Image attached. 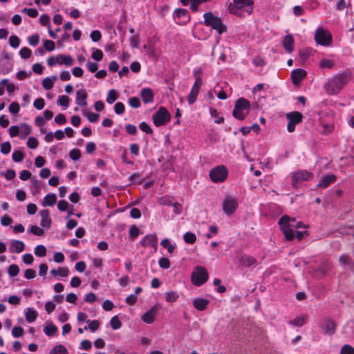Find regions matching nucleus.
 <instances>
[{"label":"nucleus","instance_id":"obj_1","mask_svg":"<svg viewBox=\"0 0 354 354\" xmlns=\"http://www.w3.org/2000/svg\"><path fill=\"white\" fill-rule=\"evenodd\" d=\"M349 80V75L346 73H339L325 84L324 88L329 95H336L346 86Z\"/></svg>","mask_w":354,"mask_h":354},{"label":"nucleus","instance_id":"obj_2","mask_svg":"<svg viewBox=\"0 0 354 354\" xmlns=\"http://www.w3.org/2000/svg\"><path fill=\"white\" fill-rule=\"evenodd\" d=\"M250 109V102L244 97L239 98L234 104V109L232 112L233 116L243 120L248 115Z\"/></svg>","mask_w":354,"mask_h":354},{"label":"nucleus","instance_id":"obj_3","mask_svg":"<svg viewBox=\"0 0 354 354\" xmlns=\"http://www.w3.org/2000/svg\"><path fill=\"white\" fill-rule=\"evenodd\" d=\"M204 24L207 26H210L212 28L216 30L218 34H222L226 31L227 28L221 21V19L215 16L212 12H208L203 15Z\"/></svg>","mask_w":354,"mask_h":354},{"label":"nucleus","instance_id":"obj_4","mask_svg":"<svg viewBox=\"0 0 354 354\" xmlns=\"http://www.w3.org/2000/svg\"><path fill=\"white\" fill-rule=\"evenodd\" d=\"M254 1L252 0H234L233 3L229 6V10L232 14H236L237 10H244L248 15L253 11Z\"/></svg>","mask_w":354,"mask_h":354},{"label":"nucleus","instance_id":"obj_5","mask_svg":"<svg viewBox=\"0 0 354 354\" xmlns=\"http://www.w3.org/2000/svg\"><path fill=\"white\" fill-rule=\"evenodd\" d=\"M208 279V273L205 267L196 266L192 274V282L196 286H201Z\"/></svg>","mask_w":354,"mask_h":354},{"label":"nucleus","instance_id":"obj_6","mask_svg":"<svg viewBox=\"0 0 354 354\" xmlns=\"http://www.w3.org/2000/svg\"><path fill=\"white\" fill-rule=\"evenodd\" d=\"M228 171L224 165H218L209 172V178L214 183H223L227 178Z\"/></svg>","mask_w":354,"mask_h":354},{"label":"nucleus","instance_id":"obj_7","mask_svg":"<svg viewBox=\"0 0 354 354\" xmlns=\"http://www.w3.org/2000/svg\"><path fill=\"white\" fill-rule=\"evenodd\" d=\"M279 225L288 241L293 240L295 234L292 227H290V217L287 215L283 216L279 221Z\"/></svg>","mask_w":354,"mask_h":354},{"label":"nucleus","instance_id":"obj_8","mask_svg":"<svg viewBox=\"0 0 354 354\" xmlns=\"http://www.w3.org/2000/svg\"><path fill=\"white\" fill-rule=\"evenodd\" d=\"M171 119L169 111L163 106L159 108L158 111L153 115V123L156 127L164 125Z\"/></svg>","mask_w":354,"mask_h":354},{"label":"nucleus","instance_id":"obj_9","mask_svg":"<svg viewBox=\"0 0 354 354\" xmlns=\"http://www.w3.org/2000/svg\"><path fill=\"white\" fill-rule=\"evenodd\" d=\"M238 201L236 198L227 195L223 202V210L227 215H232L238 208Z\"/></svg>","mask_w":354,"mask_h":354},{"label":"nucleus","instance_id":"obj_10","mask_svg":"<svg viewBox=\"0 0 354 354\" xmlns=\"http://www.w3.org/2000/svg\"><path fill=\"white\" fill-rule=\"evenodd\" d=\"M315 39L320 45L329 46L332 41V35L328 31L319 28L315 32Z\"/></svg>","mask_w":354,"mask_h":354},{"label":"nucleus","instance_id":"obj_11","mask_svg":"<svg viewBox=\"0 0 354 354\" xmlns=\"http://www.w3.org/2000/svg\"><path fill=\"white\" fill-rule=\"evenodd\" d=\"M286 117L288 120L287 129L290 133L293 132L295 129V125L301 122L303 115L300 112L293 111L288 113Z\"/></svg>","mask_w":354,"mask_h":354},{"label":"nucleus","instance_id":"obj_12","mask_svg":"<svg viewBox=\"0 0 354 354\" xmlns=\"http://www.w3.org/2000/svg\"><path fill=\"white\" fill-rule=\"evenodd\" d=\"M320 328L324 331V333L327 335H333L336 330V324L330 318L324 317L322 319L319 324Z\"/></svg>","mask_w":354,"mask_h":354},{"label":"nucleus","instance_id":"obj_13","mask_svg":"<svg viewBox=\"0 0 354 354\" xmlns=\"http://www.w3.org/2000/svg\"><path fill=\"white\" fill-rule=\"evenodd\" d=\"M311 176L312 174L306 170L295 172L292 175V185L295 186L299 181L308 180Z\"/></svg>","mask_w":354,"mask_h":354},{"label":"nucleus","instance_id":"obj_14","mask_svg":"<svg viewBox=\"0 0 354 354\" xmlns=\"http://www.w3.org/2000/svg\"><path fill=\"white\" fill-rule=\"evenodd\" d=\"M306 75V72L301 68L293 70L291 73V78L294 84H299Z\"/></svg>","mask_w":354,"mask_h":354},{"label":"nucleus","instance_id":"obj_15","mask_svg":"<svg viewBox=\"0 0 354 354\" xmlns=\"http://www.w3.org/2000/svg\"><path fill=\"white\" fill-rule=\"evenodd\" d=\"M158 238L155 234H149L146 236L140 242L141 245L144 247L151 245L155 250L158 247Z\"/></svg>","mask_w":354,"mask_h":354},{"label":"nucleus","instance_id":"obj_16","mask_svg":"<svg viewBox=\"0 0 354 354\" xmlns=\"http://www.w3.org/2000/svg\"><path fill=\"white\" fill-rule=\"evenodd\" d=\"M41 216V226L42 227L50 228L51 225V218H50L49 210L44 209L40 211Z\"/></svg>","mask_w":354,"mask_h":354},{"label":"nucleus","instance_id":"obj_17","mask_svg":"<svg viewBox=\"0 0 354 354\" xmlns=\"http://www.w3.org/2000/svg\"><path fill=\"white\" fill-rule=\"evenodd\" d=\"M156 313L157 307L153 306L142 315V320L147 324H151L154 321L155 315Z\"/></svg>","mask_w":354,"mask_h":354},{"label":"nucleus","instance_id":"obj_18","mask_svg":"<svg viewBox=\"0 0 354 354\" xmlns=\"http://www.w3.org/2000/svg\"><path fill=\"white\" fill-rule=\"evenodd\" d=\"M294 38L291 35H287L283 40V46L286 51L291 53L294 50Z\"/></svg>","mask_w":354,"mask_h":354},{"label":"nucleus","instance_id":"obj_19","mask_svg":"<svg viewBox=\"0 0 354 354\" xmlns=\"http://www.w3.org/2000/svg\"><path fill=\"white\" fill-rule=\"evenodd\" d=\"M140 95L143 102L145 104L151 103L153 101V93L150 88H143L140 92Z\"/></svg>","mask_w":354,"mask_h":354},{"label":"nucleus","instance_id":"obj_20","mask_svg":"<svg viewBox=\"0 0 354 354\" xmlns=\"http://www.w3.org/2000/svg\"><path fill=\"white\" fill-rule=\"evenodd\" d=\"M336 179L334 174L326 175L324 176L317 185V187L322 188L327 187L330 183H333Z\"/></svg>","mask_w":354,"mask_h":354},{"label":"nucleus","instance_id":"obj_21","mask_svg":"<svg viewBox=\"0 0 354 354\" xmlns=\"http://www.w3.org/2000/svg\"><path fill=\"white\" fill-rule=\"evenodd\" d=\"M240 263L245 267H250L257 264V260L253 257L244 254L241 257Z\"/></svg>","mask_w":354,"mask_h":354},{"label":"nucleus","instance_id":"obj_22","mask_svg":"<svg viewBox=\"0 0 354 354\" xmlns=\"http://www.w3.org/2000/svg\"><path fill=\"white\" fill-rule=\"evenodd\" d=\"M209 304V300L203 298H196L193 301V305L198 310H204Z\"/></svg>","mask_w":354,"mask_h":354},{"label":"nucleus","instance_id":"obj_23","mask_svg":"<svg viewBox=\"0 0 354 354\" xmlns=\"http://www.w3.org/2000/svg\"><path fill=\"white\" fill-rule=\"evenodd\" d=\"M76 103L80 106H84L87 104V93L84 90L78 91L76 93Z\"/></svg>","mask_w":354,"mask_h":354},{"label":"nucleus","instance_id":"obj_24","mask_svg":"<svg viewBox=\"0 0 354 354\" xmlns=\"http://www.w3.org/2000/svg\"><path fill=\"white\" fill-rule=\"evenodd\" d=\"M56 62L59 64H65L66 66H71L73 64V58L69 55H60L56 57Z\"/></svg>","mask_w":354,"mask_h":354},{"label":"nucleus","instance_id":"obj_25","mask_svg":"<svg viewBox=\"0 0 354 354\" xmlns=\"http://www.w3.org/2000/svg\"><path fill=\"white\" fill-rule=\"evenodd\" d=\"M339 262L342 266H348L351 270H354V262L350 257L347 255H342L339 259Z\"/></svg>","mask_w":354,"mask_h":354},{"label":"nucleus","instance_id":"obj_26","mask_svg":"<svg viewBox=\"0 0 354 354\" xmlns=\"http://www.w3.org/2000/svg\"><path fill=\"white\" fill-rule=\"evenodd\" d=\"M25 245L21 241H13L11 243L10 250L15 252H21L24 250Z\"/></svg>","mask_w":354,"mask_h":354},{"label":"nucleus","instance_id":"obj_27","mask_svg":"<svg viewBox=\"0 0 354 354\" xmlns=\"http://www.w3.org/2000/svg\"><path fill=\"white\" fill-rule=\"evenodd\" d=\"M176 17L178 19L183 17V20L180 23H185L189 20V12L185 9L178 8L175 10Z\"/></svg>","mask_w":354,"mask_h":354},{"label":"nucleus","instance_id":"obj_28","mask_svg":"<svg viewBox=\"0 0 354 354\" xmlns=\"http://www.w3.org/2000/svg\"><path fill=\"white\" fill-rule=\"evenodd\" d=\"M57 201V197L55 194H48L44 197V200L43 202L44 206H53Z\"/></svg>","mask_w":354,"mask_h":354},{"label":"nucleus","instance_id":"obj_29","mask_svg":"<svg viewBox=\"0 0 354 354\" xmlns=\"http://www.w3.org/2000/svg\"><path fill=\"white\" fill-rule=\"evenodd\" d=\"M57 331V328L53 324H50L44 327V332L47 336H53Z\"/></svg>","mask_w":354,"mask_h":354},{"label":"nucleus","instance_id":"obj_30","mask_svg":"<svg viewBox=\"0 0 354 354\" xmlns=\"http://www.w3.org/2000/svg\"><path fill=\"white\" fill-rule=\"evenodd\" d=\"M306 315H304L302 317H297L295 319L290 320L289 322V324L295 326H301L306 323Z\"/></svg>","mask_w":354,"mask_h":354},{"label":"nucleus","instance_id":"obj_31","mask_svg":"<svg viewBox=\"0 0 354 354\" xmlns=\"http://www.w3.org/2000/svg\"><path fill=\"white\" fill-rule=\"evenodd\" d=\"M37 317V313L35 310H32L30 308L27 309V312L26 313V319L28 322L30 323L34 322Z\"/></svg>","mask_w":354,"mask_h":354},{"label":"nucleus","instance_id":"obj_32","mask_svg":"<svg viewBox=\"0 0 354 354\" xmlns=\"http://www.w3.org/2000/svg\"><path fill=\"white\" fill-rule=\"evenodd\" d=\"M199 91L200 89L198 88L194 87L192 88L191 92L188 96V102L189 104H192L196 102Z\"/></svg>","mask_w":354,"mask_h":354},{"label":"nucleus","instance_id":"obj_33","mask_svg":"<svg viewBox=\"0 0 354 354\" xmlns=\"http://www.w3.org/2000/svg\"><path fill=\"white\" fill-rule=\"evenodd\" d=\"M50 273L55 277L57 276L58 274L61 275L62 277H66L68 274V269L66 268L59 267L58 270H51Z\"/></svg>","mask_w":354,"mask_h":354},{"label":"nucleus","instance_id":"obj_34","mask_svg":"<svg viewBox=\"0 0 354 354\" xmlns=\"http://www.w3.org/2000/svg\"><path fill=\"white\" fill-rule=\"evenodd\" d=\"M67 350L64 346L59 344L55 346L49 353V354H66Z\"/></svg>","mask_w":354,"mask_h":354},{"label":"nucleus","instance_id":"obj_35","mask_svg":"<svg viewBox=\"0 0 354 354\" xmlns=\"http://www.w3.org/2000/svg\"><path fill=\"white\" fill-rule=\"evenodd\" d=\"M183 239L189 244H194L196 241V236L192 232H186L183 236Z\"/></svg>","mask_w":354,"mask_h":354},{"label":"nucleus","instance_id":"obj_36","mask_svg":"<svg viewBox=\"0 0 354 354\" xmlns=\"http://www.w3.org/2000/svg\"><path fill=\"white\" fill-rule=\"evenodd\" d=\"M118 97L117 92L114 89H111L109 91L106 97V102L109 104H113Z\"/></svg>","mask_w":354,"mask_h":354},{"label":"nucleus","instance_id":"obj_37","mask_svg":"<svg viewBox=\"0 0 354 354\" xmlns=\"http://www.w3.org/2000/svg\"><path fill=\"white\" fill-rule=\"evenodd\" d=\"M160 245H161L163 248H165L167 249L168 252H169L170 254H171V253L174 252V249H175V247H174V245H172L170 243L169 240V239H163V240L161 241Z\"/></svg>","mask_w":354,"mask_h":354},{"label":"nucleus","instance_id":"obj_38","mask_svg":"<svg viewBox=\"0 0 354 354\" xmlns=\"http://www.w3.org/2000/svg\"><path fill=\"white\" fill-rule=\"evenodd\" d=\"M35 254L37 257H44L46 254V248L43 245H39L35 249Z\"/></svg>","mask_w":354,"mask_h":354},{"label":"nucleus","instance_id":"obj_39","mask_svg":"<svg viewBox=\"0 0 354 354\" xmlns=\"http://www.w3.org/2000/svg\"><path fill=\"white\" fill-rule=\"evenodd\" d=\"M111 326L113 329L116 330L121 327L122 323L119 320V318L117 315L113 317L110 322Z\"/></svg>","mask_w":354,"mask_h":354},{"label":"nucleus","instance_id":"obj_40","mask_svg":"<svg viewBox=\"0 0 354 354\" xmlns=\"http://www.w3.org/2000/svg\"><path fill=\"white\" fill-rule=\"evenodd\" d=\"M319 66L323 68H332L334 66L333 61L328 59H323L319 63Z\"/></svg>","mask_w":354,"mask_h":354},{"label":"nucleus","instance_id":"obj_41","mask_svg":"<svg viewBox=\"0 0 354 354\" xmlns=\"http://www.w3.org/2000/svg\"><path fill=\"white\" fill-rule=\"evenodd\" d=\"M19 55L21 58L28 59L32 55V50L27 47H24L20 50Z\"/></svg>","mask_w":354,"mask_h":354},{"label":"nucleus","instance_id":"obj_42","mask_svg":"<svg viewBox=\"0 0 354 354\" xmlns=\"http://www.w3.org/2000/svg\"><path fill=\"white\" fill-rule=\"evenodd\" d=\"M8 274L10 277H15L19 272V268L17 265L12 264L8 267Z\"/></svg>","mask_w":354,"mask_h":354},{"label":"nucleus","instance_id":"obj_43","mask_svg":"<svg viewBox=\"0 0 354 354\" xmlns=\"http://www.w3.org/2000/svg\"><path fill=\"white\" fill-rule=\"evenodd\" d=\"M88 323V326H85L84 330H86L88 328L92 332H95L99 328L100 322L97 320H89V322Z\"/></svg>","mask_w":354,"mask_h":354},{"label":"nucleus","instance_id":"obj_44","mask_svg":"<svg viewBox=\"0 0 354 354\" xmlns=\"http://www.w3.org/2000/svg\"><path fill=\"white\" fill-rule=\"evenodd\" d=\"M178 297L179 295L177 294V292L174 291H170L166 295V301L168 302H174L178 298Z\"/></svg>","mask_w":354,"mask_h":354},{"label":"nucleus","instance_id":"obj_45","mask_svg":"<svg viewBox=\"0 0 354 354\" xmlns=\"http://www.w3.org/2000/svg\"><path fill=\"white\" fill-rule=\"evenodd\" d=\"M70 158L73 160H77L81 157L80 150L78 149H73L69 153Z\"/></svg>","mask_w":354,"mask_h":354},{"label":"nucleus","instance_id":"obj_46","mask_svg":"<svg viewBox=\"0 0 354 354\" xmlns=\"http://www.w3.org/2000/svg\"><path fill=\"white\" fill-rule=\"evenodd\" d=\"M24 328L21 326H15L12 330V335L15 337H20L24 334Z\"/></svg>","mask_w":354,"mask_h":354},{"label":"nucleus","instance_id":"obj_47","mask_svg":"<svg viewBox=\"0 0 354 354\" xmlns=\"http://www.w3.org/2000/svg\"><path fill=\"white\" fill-rule=\"evenodd\" d=\"M24 158V154L20 151H15L12 153V160L15 162H21Z\"/></svg>","mask_w":354,"mask_h":354},{"label":"nucleus","instance_id":"obj_48","mask_svg":"<svg viewBox=\"0 0 354 354\" xmlns=\"http://www.w3.org/2000/svg\"><path fill=\"white\" fill-rule=\"evenodd\" d=\"M68 103H69V98L66 95L60 96L57 100L58 105H60V106H62L64 107H68Z\"/></svg>","mask_w":354,"mask_h":354},{"label":"nucleus","instance_id":"obj_49","mask_svg":"<svg viewBox=\"0 0 354 354\" xmlns=\"http://www.w3.org/2000/svg\"><path fill=\"white\" fill-rule=\"evenodd\" d=\"M30 232L37 236H43L44 234V230L36 225H32L30 228Z\"/></svg>","mask_w":354,"mask_h":354},{"label":"nucleus","instance_id":"obj_50","mask_svg":"<svg viewBox=\"0 0 354 354\" xmlns=\"http://www.w3.org/2000/svg\"><path fill=\"white\" fill-rule=\"evenodd\" d=\"M9 42H10V45L12 48H17L19 45L20 41L17 36L12 35L9 38Z\"/></svg>","mask_w":354,"mask_h":354},{"label":"nucleus","instance_id":"obj_51","mask_svg":"<svg viewBox=\"0 0 354 354\" xmlns=\"http://www.w3.org/2000/svg\"><path fill=\"white\" fill-rule=\"evenodd\" d=\"M350 5L349 3H346L345 0H338L336 3L335 8L337 10H342Z\"/></svg>","mask_w":354,"mask_h":354},{"label":"nucleus","instance_id":"obj_52","mask_svg":"<svg viewBox=\"0 0 354 354\" xmlns=\"http://www.w3.org/2000/svg\"><path fill=\"white\" fill-rule=\"evenodd\" d=\"M125 109L124 105L122 102H117L114 106V111L115 113L120 115L124 113Z\"/></svg>","mask_w":354,"mask_h":354},{"label":"nucleus","instance_id":"obj_53","mask_svg":"<svg viewBox=\"0 0 354 354\" xmlns=\"http://www.w3.org/2000/svg\"><path fill=\"white\" fill-rule=\"evenodd\" d=\"M42 85L45 89L50 90L53 86V82L50 78L46 77L43 80Z\"/></svg>","mask_w":354,"mask_h":354},{"label":"nucleus","instance_id":"obj_54","mask_svg":"<svg viewBox=\"0 0 354 354\" xmlns=\"http://www.w3.org/2000/svg\"><path fill=\"white\" fill-rule=\"evenodd\" d=\"M38 141L34 137H30L28 139L27 141V145L30 149H35L38 146Z\"/></svg>","mask_w":354,"mask_h":354},{"label":"nucleus","instance_id":"obj_55","mask_svg":"<svg viewBox=\"0 0 354 354\" xmlns=\"http://www.w3.org/2000/svg\"><path fill=\"white\" fill-rule=\"evenodd\" d=\"M11 149V145L9 142H5L1 145V152L3 154H8Z\"/></svg>","mask_w":354,"mask_h":354},{"label":"nucleus","instance_id":"obj_56","mask_svg":"<svg viewBox=\"0 0 354 354\" xmlns=\"http://www.w3.org/2000/svg\"><path fill=\"white\" fill-rule=\"evenodd\" d=\"M31 133V127L27 124L21 125V134L24 138L28 136Z\"/></svg>","mask_w":354,"mask_h":354},{"label":"nucleus","instance_id":"obj_57","mask_svg":"<svg viewBox=\"0 0 354 354\" xmlns=\"http://www.w3.org/2000/svg\"><path fill=\"white\" fill-rule=\"evenodd\" d=\"M23 12H26L29 17L35 18L38 15V11L35 8H25Z\"/></svg>","mask_w":354,"mask_h":354},{"label":"nucleus","instance_id":"obj_58","mask_svg":"<svg viewBox=\"0 0 354 354\" xmlns=\"http://www.w3.org/2000/svg\"><path fill=\"white\" fill-rule=\"evenodd\" d=\"M159 266L164 269H167L170 266V261L167 258L162 257L159 259Z\"/></svg>","mask_w":354,"mask_h":354},{"label":"nucleus","instance_id":"obj_59","mask_svg":"<svg viewBox=\"0 0 354 354\" xmlns=\"http://www.w3.org/2000/svg\"><path fill=\"white\" fill-rule=\"evenodd\" d=\"M129 103L132 108H138L140 106V100L137 97L129 98Z\"/></svg>","mask_w":354,"mask_h":354},{"label":"nucleus","instance_id":"obj_60","mask_svg":"<svg viewBox=\"0 0 354 354\" xmlns=\"http://www.w3.org/2000/svg\"><path fill=\"white\" fill-rule=\"evenodd\" d=\"M39 36L38 34H35L28 38V42L31 46H35L39 44Z\"/></svg>","mask_w":354,"mask_h":354},{"label":"nucleus","instance_id":"obj_61","mask_svg":"<svg viewBox=\"0 0 354 354\" xmlns=\"http://www.w3.org/2000/svg\"><path fill=\"white\" fill-rule=\"evenodd\" d=\"M44 47L48 51H52L55 49V42L51 40H45L44 42Z\"/></svg>","mask_w":354,"mask_h":354},{"label":"nucleus","instance_id":"obj_62","mask_svg":"<svg viewBox=\"0 0 354 354\" xmlns=\"http://www.w3.org/2000/svg\"><path fill=\"white\" fill-rule=\"evenodd\" d=\"M91 57L95 61H100L103 57V53L101 50H95L91 55Z\"/></svg>","mask_w":354,"mask_h":354},{"label":"nucleus","instance_id":"obj_63","mask_svg":"<svg viewBox=\"0 0 354 354\" xmlns=\"http://www.w3.org/2000/svg\"><path fill=\"white\" fill-rule=\"evenodd\" d=\"M35 276H36V272L35 270L28 268L25 270L24 277L27 279H32L35 278Z\"/></svg>","mask_w":354,"mask_h":354},{"label":"nucleus","instance_id":"obj_64","mask_svg":"<svg viewBox=\"0 0 354 354\" xmlns=\"http://www.w3.org/2000/svg\"><path fill=\"white\" fill-rule=\"evenodd\" d=\"M341 354H354V348L351 346L346 344L342 348Z\"/></svg>","mask_w":354,"mask_h":354}]
</instances>
